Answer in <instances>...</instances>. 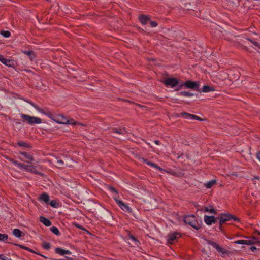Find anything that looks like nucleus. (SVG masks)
I'll return each instance as SVG.
<instances>
[{"mask_svg": "<svg viewBox=\"0 0 260 260\" xmlns=\"http://www.w3.org/2000/svg\"><path fill=\"white\" fill-rule=\"evenodd\" d=\"M21 117L23 122H27L28 124L32 125L34 124H40L42 119L39 117L31 116L27 114H21Z\"/></svg>", "mask_w": 260, "mask_h": 260, "instance_id": "1", "label": "nucleus"}, {"mask_svg": "<svg viewBox=\"0 0 260 260\" xmlns=\"http://www.w3.org/2000/svg\"><path fill=\"white\" fill-rule=\"evenodd\" d=\"M184 221L186 224L191 226L196 230H199L201 226L198 223H196L195 216L193 215L185 216L184 218Z\"/></svg>", "mask_w": 260, "mask_h": 260, "instance_id": "2", "label": "nucleus"}, {"mask_svg": "<svg viewBox=\"0 0 260 260\" xmlns=\"http://www.w3.org/2000/svg\"><path fill=\"white\" fill-rule=\"evenodd\" d=\"M184 85L188 88L196 89L200 92H201V89L199 87V84L197 82L187 81L184 83Z\"/></svg>", "mask_w": 260, "mask_h": 260, "instance_id": "3", "label": "nucleus"}, {"mask_svg": "<svg viewBox=\"0 0 260 260\" xmlns=\"http://www.w3.org/2000/svg\"><path fill=\"white\" fill-rule=\"evenodd\" d=\"M207 242L208 244L211 245L213 248H215L219 252L221 253L222 254L228 253V251L226 250L221 247L216 243L209 240H207Z\"/></svg>", "mask_w": 260, "mask_h": 260, "instance_id": "4", "label": "nucleus"}, {"mask_svg": "<svg viewBox=\"0 0 260 260\" xmlns=\"http://www.w3.org/2000/svg\"><path fill=\"white\" fill-rule=\"evenodd\" d=\"M180 237L181 235L177 232L169 234L167 236V242L169 244H173Z\"/></svg>", "mask_w": 260, "mask_h": 260, "instance_id": "5", "label": "nucleus"}, {"mask_svg": "<svg viewBox=\"0 0 260 260\" xmlns=\"http://www.w3.org/2000/svg\"><path fill=\"white\" fill-rule=\"evenodd\" d=\"M163 83L167 86L174 87L178 84L179 81L175 78H168L163 81Z\"/></svg>", "mask_w": 260, "mask_h": 260, "instance_id": "6", "label": "nucleus"}, {"mask_svg": "<svg viewBox=\"0 0 260 260\" xmlns=\"http://www.w3.org/2000/svg\"><path fill=\"white\" fill-rule=\"evenodd\" d=\"M114 200L118 206L121 208L124 211L128 213H131L132 212V209L126 204L123 203L121 201L114 198Z\"/></svg>", "mask_w": 260, "mask_h": 260, "instance_id": "7", "label": "nucleus"}, {"mask_svg": "<svg viewBox=\"0 0 260 260\" xmlns=\"http://www.w3.org/2000/svg\"><path fill=\"white\" fill-rule=\"evenodd\" d=\"M220 217L223 219L222 222L225 221L226 222L230 221L232 219L234 220L235 221H238L239 220V219L238 217H237L235 216L232 215L230 214L222 213L220 214Z\"/></svg>", "mask_w": 260, "mask_h": 260, "instance_id": "8", "label": "nucleus"}, {"mask_svg": "<svg viewBox=\"0 0 260 260\" xmlns=\"http://www.w3.org/2000/svg\"><path fill=\"white\" fill-rule=\"evenodd\" d=\"M10 243H12L13 244V243L12 242H9ZM13 244L16 246H18L20 248H22V249H25V250H26L31 253H35V254H37L38 255H39L43 257H44L45 258H47V257H46L45 256L41 254H40L36 251H35L34 250H33L32 249H30V248L29 247H27L24 245H21V244H16V243H13Z\"/></svg>", "mask_w": 260, "mask_h": 260, "instance_id": "9", "label": "nucleus"}, {"mask_svg": "<svg viewBox=\"0 0 260 260\" xmlns=\"http://www.w3.org/2000/svg\"><path fill=\"white\" fill-rule=\"evenodd\" d=\"M204 221L206 224L210 225L212 223H215L216 222V220L215 217L213 216L205 215Z\"/></svg>", "mask_w": 260, "mask_h": 260, "instance_id": "10", "label": "nucleus"}, {"mask_svg": "<svg viewBox=\"0 0 260 260\" xmlns=\"http://www.w3.org/2000/svg\"><path fill=\"white\" fill-rule=\"evenodd\" d=\"M139 20L142 24L145 25L150 20V17L142 14L139 15Z\"/></svg>", "mask_w": 260, "mask_h": 260, "instance_id": "11", "label": "nucleus"}, {"mask_svg": "<svg viewBox=\"0 0 260 260\" xmlns=\"http://www.w3.org/2000/svg\"><path fill=\"white\" fill-rule=\"evenodd\" d=\"M55 251L57 254L60 255H63L65 254H71V252L68 250H64L60 248H56Z\"/></svg>", "mask_w": 260, "mask_h": 260, "instance_id": "12", "label": "nucleus"}, {"mask_svg": "<svg viewBox=\"0 0 260 260\" xmlns=\"http://www.w3.org/2000/svg\"><path fill=\"white\" fill-rule=\"evenodd\" d=\"M20 153L28 160L26 161L27 162L31 163V161H34V158L31 154L26 152H21Z\"/></svg>", "mask_w": 260, "mask_h": 260, "instance_id": "13", "label": "nucleus"}, {"mask_svg": "<svg viewBox=\"0 0 260 260\" xmlns=\"http://www.w3.org/2000/svg\"><path fill=\"white\" fill-rule=\"evenodd\" d=\"M23 167H21V168L24 169L27 171H29L31 172L38 174V172L36 170L35 167L32 165H25L23 164Z\"/></svg>", "mask_w": 260, "mask_h": 260, "instance_id": "14", "label": "nucleus"}, {"mask_svg": "<svg viewBox=\"0 0 260 260\" xmlns=\"http://www.w3.org/2000/svg\"><path fill=\"white\" fill-rule=\"evenodd\" d=\"M56 122L57 123H60V124H72V125H75L76 124V122L70 123V120L67 119L66 118H65L63 116L61 117V119L60 120H58L56 121Z\"/></svg>", "mask_w": 260, "mask_h": 260, "instance_id": "15", "label": "nucleus"}, {"mask_svg": "<svg viewBox=\"0 0 260 260\" xmlns=\"http://www.w3.org/2000/svg\"><path fill=\"white\" fill-rule=\"evenodd\" d=\"M40 222L43 223L45 225L49 226L51 225V221L44 216H40L39 218Z\"/></svg>", "mask_w": 260, "mask_h": 260, "instance_id": "16", "label": "nucleus"}, {"mask_svg": "<svg viewBox=\"0 0 260 260\" xmlns=\"http://www.w3.org/2000/svg\"><path fill=\"white\" fill-rule=\"evenodd\" d=\"M111 129H112V132H114V133H115L118 134L123 135V134H126L127 133V131L126 130L125 128H124V127L120 128L119 129L113 128Z\"/></svg>", "mask_w": 260, "mask_h": 260, "instance_id": "17", "label": "nucleus"}, {"mask_svg": "<svg viewBox=\"0 0 260 260\" xmlns=\"http://www.w3.org/2000/svg\"><path fill=\"white\" fill-rule=\"evenodd\" d=\"M142 160H143V162H145L146 164H147V165H149L150 166H151L152 167L155 168H156V169H158L159 170H162V168H161L160 167L157 166L155 163L149 161L147 159H144V158H142Z\"/></svg>", "mask_w": 260, "mask_h": 260, "instance_id": "18", "label": "nucleus"}, {"mask_svg": "<svg viewBox=\"0 0 260 260\" xmlns=\"http://www.w3.org/2000/svg\"><path fill=\"white\" fill-rule=\"evenodd\" d=\"M180 115L184 117L185 118H190L191 119H195L197 118V116L195 115L191 114L186 112H182L180 114Z\"/></svg>", "mask_w": 260, "mask_h": 260, "instance_id": "19", "label": "nucleus"}, {"mask_svg": "<svg viewBox=\"0 0 260 260\" xmlns=\"http://www.w3.org/2000/svg\"><path fill=\"white\" fill-rule=\"evenodd\" d=\"M39 200L44 201L46 203H48L49 200V197L47 194L43 193L40 196Z\"/></svg>", "mask_w": 260, "mask_h": 260, "instance_id": "20", "label": "nucleus"}, {"mask_svg": "<svg viewBox=\"0 0 260 260\" xmlns=\"http://www.w3.org/2000/svg\"><path fill=\"white\" fill-rule=\"evenodd\" d=\"M3 64L11 67H13L15 66L16 61L14 60L7 59L6 58V61H4Z\"/></svg>", "mask_w": 260, "mask_h": 260, "instance_id": "21", "label": "nucleus"}, {"mask_svg": "<svg viewBox=\"0 0 260 260\" xmlns=\"http://www.w3.org/2000/svg\"><path fill=\"white\" fill-rule=\"evenodd\" d=\"M214 91H215V89L213 87L209 86L208 85L204 86L202 89H201V92L202 91L204 92H209Z\"/></svg>", "mask_w": 260, "mask_h": 260, "instance_id": "22", "label": "nucleus"}, {"mask_svg": "<svg viewBox=\"0 0 260 260\" xmlns=\"http://www.w3.org/2000/svg\"><path fill=\"white\" fill-rule=\"evenodd\" d=\"M204 211L206 212H209L210 213H213L214 214H217L216 211L213 208V207L212 206H210L209 207H205Z\"/></svg>", "mask_w": 260, "mask_h": 260, "instance_id": "23", "label": "nucleus"}, {"mask_svg": "<svg viewBox=\"0 0 260 260\" xmlns=\"http://www.w3.org/2000/svg\"><path fill=\"white\" fill-rule=\"evenodd\" d=\"M13 234L17 238H20L22 236V231L18 229H15L13 230Z\"/></svg>", "mask_w": 260, "mask_h": 260, "instance_id": "24", "label": "nucleus"}, {"mask_svg": "<svg viewBox=\"0 0 260 260\" xmlns=\"http://www.w3.org/2000/svg\"><path fill=\"white\" fill-rule=\"evenodd\" d=\"M27 102L36 108L39 112L43 114H46L43 109L39 108L37 105L33 103L31 101H27Z\"/></svg>", "mask_w": 260, "mask_h": 260, "instance_id": "25", "label": "nucleus"}, {"mask_svg": "<svg viewBox=\"0 0 260 260\" xmlns=\"http://www.w3.org/2000/svg\"><path fill=\"white\" fill-rule=\"evenodd\" d=\"M216 184V180H212L208 182L206 184H205V186L207 188H211L213 185Z\"/></svg>", "mask_w": 260, "mask_h": 260, "instance_id": "26", "label": "nucleus"}, {"mask_svg": "<svg viewBox=\"0 0 260 260\" xmlns=\"http://www.w3.org/2000/svg\"><path fill=\"white\" fill-rule=\"evenodd\" d=\"M56 166L58 168L63 169L64 167V163L63 160L58 159L56 162Z\"/></svg>", "mask_w": 260, "mask_h": 260, "instance_id": "27", "label": "nucleus"}, {"mask_svg": "<svg viewBox=\"0 0 260 260\" xmlns=\"http://www.w3.org/2000/svg\"><path fill=\"white\" fill-rule=\"evenodd\" d=\"M178 95L184 96H192L193 95V94L187 91H181L178 93Z\"/></svg>", "mask_w": 260, "mask_h": 260, "instance_id": "28", "label": "nucleus"}, {"mask_svg": "<svg viewBox=\"0 0 260 260\" xmlns=\"http://www.w3.org/2000/svg\"><path fill=\"white\" fill-rule=\"evenodd\" d=\"M18 145L21 146V147H24L26 148H31V146L29 144L24 142V141H20L17 143Z\"/></svg>", "mask_w": 260, "mask_h": 260, "instance_id": "29", "label": "nucleus"}, {"mask_svg": "<svg viewBox=\"0 0 260 260\" xmlns=\"http://www.w3.org/2000/svg\"><path fill=\"white\" fill-rule=\"evenodd\" d=\"M25 54L28 56L31 59H32V58L34 57V52L33 51H25L23 52Z\"/></svg>", "mask_w": 260, "mask_h": 260, "instance_id": "30", "label": "nucleus"}, {"mask_svg": "<svg viewBox=\"0 0 260 260\" xmlns=\"http://www.w3.org/2000/svg\"><path fill=\"white\" fill-rule=\"evenodd\" d=\"M255 243H260L259 241H255L254 240H244V244L250 245L251 244H253Z\"/></svg>", "mask_w": 260, "mask_h": 260, "instance_id": "31", "label": "nucleus"}, {"mask_svg": "<svg viewBox=\"0 0 260 260\" xmlns=\"http://www.w3.org/2000/svg\"><path fill=\"white\" fill-rule=\"evenodd\" d=\"M10 161H11L12 162H13L14 165L17 166L18 167H19L20 168H21V167H23V164H22V163H20V162H18L16 160H15L14 159H12V158H8Z\"/></svg>", "mask_w": 260, "mask_h": 260, "instance_id": "32", "label": "nucleus"}, {"mask_svg": "<svg viewBox=\"0 0 260 260\" xmlns=\"http://www.w3.org/2000/svg\"><path fill=\"white\" fill-rule=\"evenodd\" d=\"M50 230H51V231L53 233H54L56 235H60V232H59L58 229L56 227H55V226L51 227L50 228Z\"/></svg>", "mask_w": 260, "mask_h": 260, "instance_id": "33", "label": "nucleus"}, {"mask_svg": "<svg viewBox=\"0 0 260 260\" xmlns=\"http://www.w3.org/2000/svg\"><path fill=\"white\" fill-rule=\"evenodd\" d=\"M1 34L5 38H8L10 36L11 33L9 31L2 30L1 31Z\"/></svg>", "mask_w": 260, "mask_h": 260, "instance_id": "34", "label": "nucleus"}, {"mask_svg": "<svg viewBox=\"0 0 260 260\" xmlns=\"http://www.w3.org/2000/svg\"><path fill=\"white\" fill-rule=\"evenodd\" d=\"M8 239V236L6 234H0V241H6Z\"/></svg>", "mask_w": 260, "mask_h": 260, "instance_id": "35", "label": "nucleus"}, {"mask_svg": "<svg viewBox=\"0 0 260 260\" xmlns=\"http://www.w3.org/2000/svg\"><path fill=\"white\" fill-rule=\"evenodd\" d=\"M49 204L51 207H54V208H57L58 206V204L56 203V201H55V200H52L49 203Z\"/></svg>", "mask_w": 260, "mask_h": 260, "instance_id": "36", "label": "nucleus"}, {"mask_svg": "<svg viewBox=\"0 0 260 260\" xmlns=\"http://www.w3.org/2000/svg\"><path fill=\"white\" fill-rule=\"evenodd\" d=\"M42 247L45 249H49L50 248V244L47 242H43L42 244Z\"/></svg>", "mask_w": 260, "mask_h": 260, "instance_id": "37", "label": "nucleus"}, {"mask_svg": "<svg viewBox=\"0 0 260 260\" xmlns=\"http://www.w3.org/2000/svg\"><path fill=\"white\" fill-rule=\"evenodd\" d=\"M129 237L132 239L134 241L136 242V244L137 245H138V244H140L139 241L138 240L137 238H136L135 236H134L132 235L129 234Z\"/></svg>", "mask_w": 260, "mask_h": 260, "instance_id": "38", "label": "nucleus"}, {"mask_svg": "<svg viewBox=\"0 0 260 260\" xmlns=\"http://www.w3.org/2000/svg\"><path fill=\"white\" fill-rule=\"evenodd\" d=\"M234 243L237 244H244V240L235 241Z\"/></svg>", "mask_w": 260, "mask_h": 260, "instance_id": "39", "label": "nucleus"}, {"mask_svg": "<svg viewBox=\"0 0 260 260\" xmlns=\"http://www.w3.org/2000/svg\"><path fill=\"white\" fill-rule=\"evenodd\" d=\"M108 187L110 191H111L112 192H115L116 194H118L117 191L115 189V188L114 187H112V186H109Z\"/></svg>", "mask_w": 260, "mask_h": 260, "instance_id": "40", "label": "nucleus"}, {"mask_svg": "<svg viewBox=\"0 0 260 260\" xmlns=\"http://www.w3.org/2000/svg\"><path fill=\"white\" fill-rule=\"evenodd\" d=\"M150 25L152 27H156L157 23L156 21H150Z\"/></svg>", "mask_w": 260, "mask_h": 260, "instance_id": "41", "label": "nucleus"}, {"mask_svg": "<svg viewBox=\"0 0 260 260\" xmlns=\"http://www.w3.org/2000/svg\"><path fill=\"white\" fill-rule=\"evenodd\" d=\"M222 220H223L222 218H221V217H220V219H219V224H220V226H219V228H220V229H221V226H222V225L223 223H225V221H223V222H222Z\"/></svg>", "mask_w": 260, "mask_h": 260, "instance_id": "42", "label": "nucleus"}, {"mask_svg": "<svg viewBox=\"0 0 260 260\" xmlns=\"http://www.w3.org/2000/svg\"><path fill=\"white\" fill-rule=\"evenodd\" d=\"M6 61V58L4 57L2 55L0 54V61L3 63L4 61Z\"/></svg>", "mask_w": 260, "mask_h": 260, "instance_id": "43", "label": "nucleus"}, {"mask_svg": "<svg viewBox=\"0 0 260 260\" xmlns=\"http://www.w3.org/2000/svg\"><path fill=\"white\" fill-rule=\"evenodd\" d=\"M252 43L255 45V46H257L258 48H259L260 49V45L258 44V43L256 42H255V41H253L252 42Z\"/></svg>", "mask_w": 260, "mask_h": 260, "instance_id": "44", "label": "nucleus"}, {"mask_svg": "<svg viewBox=\"0 0 260 260\" xmlns=\"http://www.w3.org/2000/svg\"><path fill=\"white\" fill-rule=\"evenodd\" d=\"M256 158L260 161V151L257 152Z\"/></svg>", "mask_w": 260, "mask_h": 260, "instance_id": "45", "label": "nucleus"}, {"mask_svg": "<svg viewBox=\"0 0 260 260\" xmlns=\"http://www.w3.org/2000/svg\"><path fill=\"white\" fill-rule=\"evenodd\" d=\"M76 226L78 228H79V229H80L85 230V229L84 228H83L81 225H79V224H76Z\"/></svg>", "mask_w": 260, "mask_h": 260, "instance_id": "46", "label": "nucleus"}, {"mask_svg": "<svg viewBox=\"0 0 260 260\" xmlns=\"http://www.w3.org/2000/svg\"><path fill=\"white\" fill-rule=\"evenodd\" d=\"M196 120H198L199 121H202L203 120V119H202L201 117H199V116H197V118H195Z\"/></svg>", "mask_w": 260, "mask_h": 260, "instance_id": "47", "label": "nucleus"}, {"mask_svg": "<svg viewBox=\"0 0 260 260\" xmlns=\"http://www.w3.org/2000/svg\"><path fill=\"white\" fill-rule=\"evenodd\" d=\"M250 248L253 251L256 249V248L255 246H251Z\"/></svg>", "mask_w": 260, "mask_h": 260, "instance_id": "48", "label": "nucleus"}, {"mask_svg": "<svg viewBox=\"0 0 260 260\" xmlns=\"http://www.w3.org/2000/svg\"><path fill=\"white\" fill-rule=\"evenodd\" d=\"M154 143L157 145H159L160 144V141L158 140H155L154 141Z\"/></svg>", "mask_w": 260, "mask_h": 260, "instance_id": "49", "label": "nucleus"}, {"mask_svg": "<svg viewBox=\"0 0 260 260\" xmlns=\"http://www.w3.org/2000/svg\"><path fill=\"white\" fill-rule=\"evenodd\" d=\"M1 259V260H9V259L7 258L4 255L3 256V257Z\"/></svg>", "mask_w": 260, "mask_h": 260, "instance_id": "50", "label": "nucleus"}, {"mask_svg": "<svg viewBox=\"0 0 260 260\" xmlns=\"http://www.w3.org/2000/svg\"><path fill=\"white\" fill-rule=\"evenodd\" d=\"M247 40H248L249 41H250L251 43H252V42H253V41L250 38H247Z\"/></svg>", "mask_w": 260, "mask_h": 260, "instance_id": "51", "label": "nucleus"}, {"mask_svg": "<svg viewBox=\"0 0 260 260\" xmlns=\"http://www.w3.org/2000/svg\"><path fill=\"white\" fill-rule=\"evenodd\" d=\"M259 179V178L258 177H255L254 178H253L252 179V180H253L254 179H258V180Z\"/></svg>", "mask_w": 260, "mask_h": 260, "instance_id": "52", "label": "nucleus"}, {"mask_svg": "<svg viewBox=\"0 0 260 260\" xmlns=\"http://www.w3.org/2000/svg\"><path fill=\"white\" fill-rule=\"evenodd\" d=\"M255 234H258L259 235H260V232H259L258 231H256L255 232Z\"/></svg>", "mask_w": 260, "mask_h": 260, "instance_id": "53", "label": "nucleus"}, {"mask_svg": "<svg viewBox=\"0 0 260 260\" xmlns=\"http://www.w3.org/2000/svg\"><path fill=\"white\" fill-rule=\"evenodd\" d=\"M3 256H4V255L0 254V259H1L3 257Z\"/></svg>", "mask_w": 260, "mask_h": 260, "instance_id": "54", "label": "nucleus"}, {"mask_svg": "<svg viewBox=\"0 0 260 260\" xmlns=\"http://www.w3.org/2000/svg\"><path fill=\"white\" fill-rule=\"evenodd\" d=\"M70 123H73V122H72V121H73V119H71V120H70Z\"/></svg>", "mask_w": 260, "mask_h": 260, "instance_id": "55", "label": "nucleus"}, {"mask_svg": "<svg viewBox=\"0 0 260 260\" xmlns=\"http://www.w3.org/2000/svg\"><path fill=\"white\" fill-rule=\"evenodd\" d=\"M52 260H56V259H52Z\"/></svg>", "mask_w": 260, "mask_h": 260, "instance_id": "56", "label": "nucleus"}, {"mask_svg": "<svg viewBox=\"0 0 260 260\" xmlns=\"http://www.w3.org/2000/svg\"><path fill=\"white\" fill-rule=\"evenodd\" d=\"M9 260H11V259H9Z\"/></svg>", "mask_w": 260, "mask_h": 260, "instance_id": "57", "label": "nucleus"}]
</instances>
